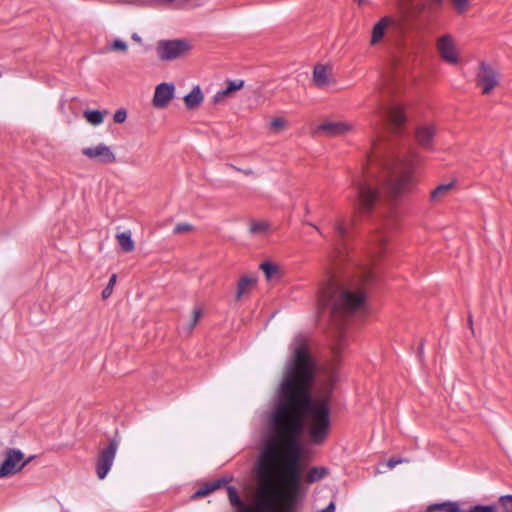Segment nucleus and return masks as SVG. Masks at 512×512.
Listing matches in <instances>:
<instances>
[{"mask_svg": "<svg viewBox=\"0 0 512 512\" xmlns=\"http://www.w3.org/2000/svg\"><path fill=\"white\" fill-rule=\"evenodd\" d=\"M278 401L269 419V434L264 438L256 466L261 494L267 498L255 510L247 506L234 487H228L230 504L238 512H277L271 497L281 488L285 500H292L301 482L299 438L305 433L310 443L323 444L331 429L330 404L326 397H311L316 362L307 336H295L289 346Z\"/></svg>", "mask_w": 512, "mask_h": 512, "instance_id": "f257e3e1", "label": "nucleus"}, {"mask_svg": "<svg viewBox=\"0 0 512 512\" xmlns=\"http://www.w3.org/2000/svg\"><path fill=\"white\" fill-rule=\"evenodd\" d=\"M419 163L413 150L398 155L380 137L374 139L361 171L352 176L354 204L358 212L370 213L379 200V184H384L394 197H399L415 185L414 171Z\"/></svg>", "mask_w": 512, "mask_h": 512, "instance_id": "f03ea898", "label": "nucleus"}, {"mask_svg": "<svg viewBox=\"0 0 512 512\" xmlns=\"http://www.w3.org/2000/svg\"><path fill=\"white\" fill-rule=\"evenodd\" d=\"M321 312H327L335 329V344L332 351L338 357L345 339L343 327L346 319L352 314H363L366 310V293L362 288L344 287L334 276L323 285L318 298Z\"/></svg>", "mask_w": 512, "mask_h": 512, "instance_id": "7ed1b4c3", "label": "nucleus"}, {"mask_svg": "<svg viewBox=\"0 0 512 512\" xmlns=\"http://www.w3.org/2000/svg\"><path fill=\"white\" fill-rule=\"evenodd\" d=\"M191 49L188 41L183 39L160 41L157 46V54L161 60H174L184 56Z\"/></svg>", "mask_w": 512, "mask_h": 512, "instance_id": "20e7f679", "label": "nucleus"}, {"mask_svg": "<svg viewBox=\"0 0 512 512\" xmlns=\"http://www.w3.org/2000/svg\"><path fill=\"white\" fill-rule=\"evenodd\" d=\"M377 114L389 124L393 133L400 132L407 120L404 107L399 103H393L388 107H380Z\"/></svg>", "mask_w": 512, "mask_h": 512, "instance_id": "39448f33", "label": "nucleus"}, {"mask_svg": "<svg viewBox=\"0 0 512 512\" xmlns=\"http://www.w3.org/2000/svg\"><path fill=\"white\" fill-rule=\"evenodd\" d=\"M32 459L24 460V454L18 449H8L0 466V478L14 475L21 471Z\"/></svg>", "mask_w": 512, "mask_h": 512, "instance_id": "423d86ee", "label": "nucleus"}, {"mask_svg": "<svg viewBox=\"0 0 512 512\" xmlns=\"http://www.w3.org/2000/svg\"><path fill=\"white\" fill-rule=\"evenodd\" d=\"M118 449V442L111 440L107 447L101 449L98 453L95 467L99 479H104L109 473Z\"/></svg>", "mask_w": 512, "mask_h": 512, "instance_id": "0eeeda50", "label": "nucleus"}, {"mask_svg": "<svg viewBox=\"0 0 512 512\" xmlns=\"http://www.w3.org/2000/svg\"><path fill=\"white\" fill-rule=\"evenodd\" d=\"M476 84L483 94H489L499 84V72L493 66L481 62L476 76Z\"/></svg>", "mask_w": 512, "mask_h": 512, "instance_id": "6e6552de", "label": "nucleus"}, {"mask_svg": "<svg viewBox=\"0 0 512 512\" xmlns=\"http://www.w3.org/2000/svg\"><path fill=\"white\" fill-rule=\"evenodd\" d=\"M436 49L443 61L453 65L459 63V51L452 35L445 34L439 37L436 41Z\"/></svg>", "mask_w": 512, "mask_h": 512, "instance_id": "1a4fd4ad", "label": "nucleus"}, {"mask_svg": "<svg viewBox=\"0 0 512 512\" xmlns=\"http://www.w3.org/2000/svg\"><path fill=\"white\" fill-rule=\"evenodd\" d=\"M82 154L99 163L110 164L116 161V156L111 148L102 143L94 147L83 148Z\"/></svg>", "mask_w": 512, "mask_h": 512, "instance_id": "9d476101", "label": "nucleus"}, {"mask_svg": "<svg viewBox=\"0 0 512 512\" xmlns=\"http://www.w3.org/2000/svg\"><path fill=\"white\" fill-rule=\"evenodd\" d=\"M352 128L350 123L344 121H325L317 126L315 133L327 137H336L350 132Z\"/></svg>", "mask_w": 512, "mask_h": 512, "instance_id": "9b49d317", "label": "nucleus"}, {"mask_svg": "<svg viewBox=\"0 0 512 512\" xmlns=\"http://www.w3.org/2000/svg\"><path fill=\"white\" fill-rule=\"evenodd\" d=\"M175 87L172 83H161L155 88L152 104L155 108H165L173 99Z\"/></svg>", "mask_w": 512, "mask_h": 512, "instance_id": "f8f14e48", "label": "nucleus"}, {"mask_svg": "<svg viewBox=\"0 0 512 512\" xmlns=\"http://www.w3.org/2000/svg\"><path fill=\"white\" fill-rule=\"evenodd\" d=\"M396 19L393 16H384L373 27L371 33V45L378 44L385 35L388 27L396 24Z\"/></svg>", "mask_w": 512, "mask_h": 512, "instance_id": "ddd939ff", "label": "nucleus"}, {"mask_svg": "<svg viewBox=\"0 0 512 512\" xmlns=\"http://www.w3.org/2000/svg\"><path fill=\"white\" fill-rule=\"evenodd\" d=\"M257 283V278L253 275H244L240 277L236 287L235 299L240 301L248 296Z\"/></svg>", "mask_w": 512, "mask_h": 512, "instance_id": "4468645a", "label": "nucleus"}, {"mask_svg": "<svg viewBox=\"0 0 512 512\" xmlns=\"http://www.w3.org/2000/svg\"><path fill=\"white\" fill-rule=\"evenodd\" d=\"M436 134V127L434 124L426 123L419 126L416 130V139L423 147H429Z\"/></svg>", "mask_w": 512, "mask_h": 512, "instance_id": "2eb2a0df", "label": "nucleus"}, {"mask_svg": "<svg viewBox=\"0 0 512 512\" xmlns=\"http://www.w3.org/2000/svg\"><path fill=\"white\" fill-rule=\"evenodd\" d=\"M313 81L319 88H325L332 83L331 69L324 65H316L313 70Z\"/></svg>", "mask_w": 512, "mask_h": 512, "instance_id": "dca6fc26", "label": "nucleus"}, {"mask_svg": "<svg viewBox=\"0 0 512 512\" xmlns=\"http://www.w3.org/2000/svg\"><path fill=\"white\" fill-rule=\"evenodd\" d=\"M244 86L243 80H234V81H228L227 86L225 89L218 91L213 101L214 103H219L223 101L225 98L230 97L234 92L240 90Z\"/></svg>", "mask_w": 512, "mask_h": 512, "instance_id": "f3484780", "label": "nucleus"}, {"mask_svg": "<svg viewBox=\"0 0 512 512\" xmlns=\"http://www.w3.org/2000/svg\"><path fill=\"white\" fill-rule=\"evenodd\" d=\"M204 96L199 86H195L191 92L185 96L184 102L188 109H195L201 105Z\"/></svg>", "mask_w": 512, "mask_h": 512, "instance_id": "a211bd4d", "label": "nucleus"}, {"mask_svg": "<svg viewBox=\"0 0 512 512\" xmlns=\"http://www.w3.org/2000/svg\"><path fill=\"white\" fill-rule=\"evenodd\" d=\"M225 484H226V481L222 480V479H218V480L206 483L194 493L193 497L194 498L205 497V496L211 494L212 492L216 491L217 489L221 488Z\"/></svg>", "mask_w": 512, "mask_h": 512, "instance_id": "6ab92c4d", "label": "nucleus"}, {"mask_svg": "<svg viewBox=\"0 0 512 512\" xmlns=\"http://www.w3.org/2000/svg\"><path fill=\"white\" fill-rule=\"evenodd\" d=\"M116 240L124 252H132L135 248L134 241L132 240L131 232L125 231L116 234Z\"/></svg>", "mask_w": 512, "mask_h": 512, "instance_id": "aec40b11", "label": "nucleus"}, {"mask_svg": "<svg viewBox=\"0 0 512 512\" xmlns=\"http://www.w3.org/2000/svg\"><path fill=\"white\" fill-rule=\"evenodd\" d=\"M328 475V469L325 467H313L311 468L305 477L308 483H315Z\"/></svg>", "mask_w": 512, "mask_h": 512, "instance_id": "412c9836", "label": "nucleus"}, {"mask_svg": "<svg viewBox=\"0 0 512 512\" xmlns=\"http://www.w3.org/2000/svg\"><path fill=\"white\" fill-rule=\"evenodd\" d=\"M107 113V111L87 110L84 112V118L91 125L97 126L103 122Z\"/></svg>", "mask_w": 512, "mask_h": 512, "instance_id": "4be33fe9", "label": "nucleus"}, {"mask_svg": "<svg viewBox=\"0 0 512 512\" xmlns=\"http://www.w3.org/2000/svg\"><path fill=\"white\" fill-rule=\"evenodd\" d=\"M335 233H336V240H335V249L339 250L338 245L342 240H344L348 235V225L345 221H337L334 225Z\"/></svg>", "mask_w": 512, "mask_h": 512, "instance_id": "5701e85b", "label": "nucleus"}, {"mask_svg": "<svg viewBox=\"0 0 512 512\" xmlns=\"http://www.w3.org/2000/svg\"><path fill=\"white\" fill-rule=\"evenodd\" d=\"M260 268L268 280L274 279L279 275V267L271 262L262 263Z\"/></svg>", "mask_w": 512, "mask_h": 512, "instance_id": "b1692460", "label": "nucleus"}, {"mask_svg": "<svg viewBox=\"0 0 512 512\" xmlns=\"http://www.w3.org/2000/svg\"><path fill=\"white\" fill-rule=\"evenodd\" d=\"M268 223L265 221H252L249 226V231L254 235H263L268 230Z\"/></svg>", "mask_w": 512, "mask_h": 512, "instance_id": "393cba45", "label": "nucleus"}, {"mask_svg": "<svg viewBox=\"0 0 512 512\" xmlns=\"http://www.w3.org/2000/svg\"><path fill=\"white\" fill-rule=\"evenodd\" d=\"M452 188V184H441L437 186L432 192H431V200L433 201H439L442 197H444Z\"/></svg>", "mask_w": 512, "mask_h": 512, "instance_id": "a878e982", "label": "nucleus"}, {"mask_svg": "<svg viewBox=\"0 0 512 512\" xmlns=\"http://www.w3.org/2000/svg\"><path fill=\"white\" fill-rule=\"evenodd\" d=\"M203 315V310L200 307H195L192 312V318L189 324L184 328L188 334H190L194 327L197 325Z\"/></svg>", "mask_w": 512, "mask_h": 512, "instance_id": "bb28decb", "label": "nucleus"}, {"mask_svg": "<svg viewBox=\"0 0 512 512\" xmlns=\"http://www.w3.org/2000/svg\"><path fill=\"white\" fill-rule=\"evenodd\" d=\"M437 4H441L443 0H433ZM453 7L458 13H463L467 10L470 0H451Z\"/></svg>", "mask_w": 512, "mask_h": 512, "instance_id": "cd10ccee", "label": "nucleus"}, {"mask_svg": "<svg viewBox=\"0 0 512 512\" xmlns=\"http://www.w3.org/2000/svg\"><path fill=\"white\" fill-rule=\"evenodd\" d=\"M287 128V121L282 117H276L270 122V129L278 133Z\"/></svg>", "mask_w": 512, "mask_h": 512, "instance_id": "c85d7f7f", "label": "nucleus"}, {"mask_svg": "<svg viewBox=\"0 0 512 512\" xmlns=\"http://www.w3.org/2000/svg\"><path fill=\"white\" fill-rule=\"evenodd\" d=\"M116 279H117V275L116 274H113L110 279H109V282L107 284V286L104 288V290L102 291V298L103 299H107L108 297H110V295L112 294V291H113V288L116 284Z\"/></svg>", "mask_w": 512, "mask_h": 512, "instance_id": "c756f323", "label": "nucleus"}, {"mask_svg": "<svg viewBox=\"0 0 512 512\" xmlns=\"http://www.w3.org/2000/svg\"><path fill=\"white\" fill-rule=\"evenodd\" d=\"M193 229H194V227L189 223H178L174 227L173 233L174 234H184V233L191 232Z\"/></svg>", "mask_w": 512, "mask_h": 512, "instance_id": "7c9ffc66", "label": "nucleus"}, {"mask_svg": "<svg viewBox=\"0 0 512 512\" xmlns=\"http://www.w3.org/2000/svg\"><path fill=\"white\" fill-rule=\"evenodd\" d=\"M127 118V113L124 109H119L115 112L113 119L116 123H123Z\"/></svg>", "mask_w": 512, "mask_h": 512, "instance_id": "2f4dec72", "label": "nucleus"}, {"mask_svg": "<svg viewBox=\"0 0 512 512\" xmlns=\"http://www.w3.org/2000/svg\"><path fill=\"white\" fill-rule=\"evenodd\" d=\"M111 49L116 50V51H126L127 44L124 41L117 39V40L113 41V43L111 45Z\"/></svg>", "mask_w": 512, "mask_h": 512, "instance_id": "473e14b6", "label": "nucleus"}, {"mask_svg": "<svg viewBox=\"0 0 512 512\" xmlns=\"http://www.w3.org/2000/svg\"><path fill=\"white\" fill-rule=\"evenodd\" d=\"M373 238L377 240L378 246L381 248L384 246L387 239L386 235L383 232L376 233Z\"/></svg>", "mask_w": 512, "mask_h": 512, "instance_id": "72a5a7b5", "label": "nucleus"}, {"mask_svg": "<svg viewBox=\"0 0 512 512\" xmlns=\"http://www.w3.org/2000/svg\"><path fill=\"white\" fill-rule=\"evenodd\" d=\"M402 462H403V460H402V459H394V458H392V459L388 460V462H387V466H388L390 469H392V468H394L396 465H398V464H400V463H402Z\"/></svg>", "mask_w": 512, "mask_h": 512, "instance_id": "f704fd0d", "label": "nucleus"}, {"mask_svg": "<svg viewBox=\"0 0 512 512\" xmlns=\"http://www.w3.org/2000/svg\"><path fill=\"white\" fill-rule=\"evenodd\" d=\"M245 175H253V170L252 169H245V170H241Z\"/></svg>", "mask_w": 512, "mask_h": 512, "instance_id": "c9c22d12", "label": "nucleus"}, {"mask_svg": "<svg viewBox=\"0 0 512 512\" xmlns=\"http://www.w3.org/2000/svg\"><path fill=\"white\" fill-rule=\"evenodd\" d=\"M132 38L135 40V41H140V37L137 35V34H134L132 36Z\"/></svg>", "mask_w": 512, "mask_h": 512, "instance_id": "e433bc0d", "label": "nucleus"}, {"mask_svg": "<svg viewBox=\"0 0 512 512\" xmlns=\"http://www.w3.org/2000/svg\"><path fill=\"white\" fill-rule=\"evenodd\" d=\"M311 226H312L316 231H318L320 234H322V232L320 231V229L318 228V226L313 225V224H311Z\"/></svg>", "mask_w": 512, "mask_h": 512, "instance_id": "4c0bfd02", "label": "nucleus"}, {"mask_svg": "<svg viewBox=\"0 0 512 512\" xmlns=\"http://www.w3.org/2000/svg\"><path fill=\"white\" fill-rule=\"evenodd\" d=\"M354 1L357 2L359 5H361L364 2V0H354Z\"/></svg>", "mask_w": 512, "mask_h": 512, "instance_id": "58836bf2", "label": "nucleus"}, {"mask_svg": "<svg viewBox=\"0 0 512 512\" xmlns=\"http://www.w3.org/2000/svg\"><path fill=\"white\" fill-rule=\"evenodd\" d=\"M469 323H470V325L472 324V318H471V316L469 317Z\"/></svg>", "mask_w": 512, "mask_h": 512, "instance_id": "ea45409f", "label": "nucleus"}]
</instances>
